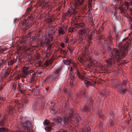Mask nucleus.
I'll use <instances>...</instances> for the list:
<instances>
[{
	"instance_id": "obj_2",
	"label": "nucleus",
	"mask_w": 132,
	"mask_h": 132,
	"mask_svg": "<svg viewBox=\"0 0 132 132\" xmlns=\"http://www.w3.org/2000/svg\"><path fill=\"white\" fill-rule=\"evenodd\" d=\"M70 113L64 116L63 117V121L65 124H67L70 123H72L73 121L75 119L77 123H79L81 121V119L78 114H76L74 117L72 112V111L70 109Z\"/></svg>"
},
{
	"instance_id": "obj_10",
	"label": "nucleus",
	"mask_w": 132,
	"mask_h": 132,
	"mask_svg": "<svg viewBox=\"0 0 132 132\" xmlns=\"http://www.w3.org/2000/svg\"><path fill=\"white\" fill-rule=\"evenodd\" d=\"M87 27H85L78 30V32L79 35V37L81 39H82L84 36L85 35L87 32Z\"/></svg>"
},
{
	"instance_id": "obj_48",
	"label": "nucleus",
	"mask_w": 132,
	"mask_h": 132,
	"mask_svg": "<svg viewBox=\"0 0 132 132\" xmlns=\"http://www.w3.org/2000/svg\"><path fill=\"white\" fill-rule=\"evenodd\" d=\"M110 115L113 118V117L114 116V112L112 111H111L110 113Z\"/></svg>"
},
{
	"instance_id": "obj_19",
	"label": "nucleus",
	"mask_w": 132,
	"mask_h": 132,
	"mask_svg": "<svg viewBox=\"0 0 132 132\" xmlns=\"http://www.w3.org/2000/svg\"><path fill=\"white\" fill-rule=\"evenodd\" d=\"M53 121L55 122L60 124L61 122L62 121V119L60 117H58L55 118L53 119Z\"/></svg>"
},
{
	"instance_id": "obj_47",
	"label": "nucleus",
	"mask_w": 132,
	"mask_h": 132,
	"mask_svg": "<svg viewBox=\"0 0 132 132\" xmlns=\"http://www.w3.org/2000/svg\"><path fill=\"white\" fill-rule=\"evenodd\" d=\"M52 21V20L51 18H48L47 19V22L49 24L51 23Z\"/></svg>"
},
{
	"instance_id": "obj_37",
	"label": "nucleus",
	"mask_w": 132,
	"mask_h": 132,
	"mask_svg": "<svg viewBox=\"0 0 132 132\" xmlns=\"http://www.w3.org/2000/svg\"><path fill=\"white\" fill-rule=\"evenodd\" d=\"M42 32V30H40L39 31H38L36 35V36L35 38H37L38 37H39L40 36V35L41 32Z\"/></svg>"
},
{
	"instance_id": "obj_41",
	"label": "nucleus",
	"mask_w": 132,
	"mask_h": 132,
	"mask_svg": "<svg viewBox=\"0 0 132 132\" xmlns=\"http://www.w3.org/2000/svg\"><path fill=\"white\" fill-rule=\"evenodd\" d=\"M31 10V9L30 8H28L26 9L25 14L26 15H28L30 12Z\"/></svg>"
},
{
	"instance_id": "obj_7",
	"label": "nucleus",
	"mask_w": 132,
	"mask_h": 132,
	"mask_svg": "<svg viewBox=\"0 0 132 132\" xmlns=\"http://www.w3.org/2000/svg\"><path fill=\"white\" fill-rule=\"evenodd\" d=\"M29 67L24 66L22 68V77L25 78L28 77V75L34 72L33 70H28Z\"/></svg>"
},
{
	"instance_id": "obj_26",
	"label": "nucleus",
	"mask_w": 132,
	"mask_h": 132,
	"mask_svg": "<svg viewBox=\"0 0 132 132\" xmlns=\"http://www.w3.org/2000/svg\"><path fill=\"white\" fill-rule=\"evenodd\" d=\"M117 8L114 7L113 8V10L112 12V14L115 16V17H116L119 15V14L118 15L117 14Z\"/></svg>"
},
{
	"instance_id": "obj_57",
	"label": "nucleus",
	"mask_w": 132,
	"mask_h": 132,
	"mask_svg": "<svg viewBox=\"0 0 132 132\" xmlns=\"http://www.w3.org/2000/svg\"><path fill=\"white\" fill-rule=\"evenodd\" d=\"M9 74V73H8L7 71L6 72L4 76H5L7 77V76Z\"/></svg>"
},
{
	"instance_id": "obj_6",
	"label": "nucleus",
	"mask_w": 132,
	"mask_h": 132,
	"mask_svg": "<svg viewBox=\"0 0 132 132\" xmlns=\"http://www.w3.org/2000/svg\"><path fill=\"white\" fill-rule=\"evenodd\" d=\"M126 84V81L124 80L122 83L120 85V87L119 88V91L120 93L123 94L126 92L128 93L130 92V89L127 86H125Z\"/></svg>"
},
{
	"instance_id": "obj_29",
	"label": "nucleus",
	"mask_w": 132,
	"mask_h": 132,
	"mask_svg": "<svg viewBox=\"0 0 132 132\" xmlns=\"http://www.w3.org/2000/svg\"><path fill=\"white\" fill-rule=\"evenodd\" d=\"M68 14H75L76 12V11L74 9H71L70 10L68 11Z\"/></svg>"
},
{
	"instance_id": "obj_14",
	"label": "nucleus",
	"mask_w": 132,
	"mask_h": 132,
	"mask_svg": "<svg viewBox=\"0 0 132 132\" xmlns=\"http://www.w3.org/2000/svg\"><path fill=\"white\" fill-rule=\"evenodd\" d=\"M86 93L85 90L82 91H80L78 94L76 95L75 96L77 99H78L82 97H86Z\"/></svg>"
},
{
	"instance_id": "obj_11",
	"label": "nucleus",
	"mask_w": 132,
	"mask_h": 132,
	"mask_svg": "<svg viewBox=\"0 0 132 132\" xmlns=\"http://www.w3.org/2000/svg\"><path fill=\"white\" fill-rule=\"evenodd\" d=\"M70 69L69 70L70 72H73L75 70L77 72V76L80 79H82L83 78V75L78 71V69L76 68V66H74L73 67L71 66L69 68Z\"/></svg>"
},
{
	"instance_id": "obj_23",
	"label": "nucleus",
	"mask_w": 132,
	"mask_h": 132,
	"mask_svg": "<svg viewBox=\"0 0 132 132\" xmlns=\"http://www.w3.org/2000/svg\"><path fill=\"white\" fill-rule=\"evenodd\" d=\"M74 77L73 76H70V86H72L74 84Z\"/></svg>"
},
{
	"instance_id": "obj_42",
	"label": "nucleus",
	"mask_w": 132,
	"mask_h": 132,
	"mask_svg": "<svg viewBox=\"0 0 132 132\" xmlns=\"http://www.w3.org/2000/svg\"><path fill=\"white\" fill-rule=\"evenodd\" d=\"M12 89L13 90H15L16 89V84L15 83H14L12 85Z\"/></svg>"
},
{
	"instance_id": "obj_25",
	"label": "nucleus",
	"mask_w": 132,
	"mask_h": 132,
	"mask_svg": "<svg viewBox=\"0 0 132 132\" xmlns=\"http://www.w3.org/2000/svg\"><path fill=\"white\" fill-rule=\"evenodd\" d=\"M32 25L31 23L30 22H28L26 25L25 27L23 28V30L24 31H26L27 29L31 27Z\"/></svg>"
},
{
	"instance_id": "obj_9",
	"label": "nucleus",
	"mask_w": 132,
	"mask_h": 132,
	"mask_svg": "<svg viewBox=\"0 0 132 132\" xmlns=\"http://www.w3.org/2000/svg\"><path fill=\"white\" fill-rule=\"evenodd\" d=\"M68 28V26L65 25H62L59 28V30L58 32L59 35L60 34L63 35L67 31Z\"/></svg>"
},
{
	"instance_id": "obj_61",
	"label": "nucleus",
	"mask_w": 132,
	"mask_h": 132,
	"mask_svg": "<svg viewBox=\"0 0 132 132\" xmlns=\"http://www.w3.org/2000/svg\"><path fill=\"white\" fill-rule=\"evenodd\" d=\"M17 89L19 91L21 89V88L20 87L19 84L18 86Z\"/></svg>"
},
{
	"instance_id": "obj_1",
	"label": "nucleus",
	"mask_w": 132,
	"mask_h": 132,
	"mask_svg": "<svg viewBox=\"0 0 132 132\" xmlns=\"http://www.w3.org/2000/svg\"><path fill=\"white\" fill-rule=\"evenodd\" d=\"M121 52L116 48H114L111 53L112 57L106 60L108 66L112 67L116 62H120L121 60Z\"/></svg>"
},
{
	"instance_id": "obj_21",
	"label": "nucleus",
	"mask_w": 132,
	"mask_h": 132,
	"mask_svg": "<svg viewBox=\"0 0 132 132\" xmlns=\"http://www.w3.org/2000/svg\"><path fill=\"white\" fill-rule=\"evenodd\" d=\"M97 114L99 118L102 119V120L104 119V116L100 110H99L97 111Z\"/></svg>"
},
{
	"instance_id": "obj_38",
	"label": "nucleus",
	"mask_w": 132,
	"mask_h": 132,
	"mask_svg": "<svg viewBox=\"0 0 132 132\" xmlns=\"http://www.w3.org/2000/svg\"><path fill=\"white\" fill-rule=\"evenodd\" d=\"M45 130L47 131H50L51 130V127L47 126L45 128Z\"/></svg>"
},
{
	"instance_id": "obj_62",
	"label": "nucleus",
	"mask_w": 132,
	"mask_h": 132,
	"mask_svg": "<svg viewBox=\"0 0 132 132\" xmlns=\"http://www.w3.org/2000/svg\"><path fill=\"white\" fill-rule=\"evenodd\" d=\"M94 34H93V33H92V32L90 33V34L89 35V36L90 37H93L94 36Z\"/></svg>"
},
{
	"instance_id": "obj_34",
	"label": "nucleus",
	"mask_w": 132,
	"mask_h": 132,
	"mask_svg": "<svg viewBox=\"0 0 132 132\" xmlns=\"http://www.w3.org/2000/svg\"><path fill=\"white\" fill-rule=\"evenodd\" d=\"M75 30V31L76 30L73 27H70L69 28L68 31L69 32H71V33H72L73 31H74Z\"/></svg>"
},
{
	"instance_id": "obj_51",
	"label": "nucleus",
	"mask_w": 132,
	"mask_h": 132,
	"mask_svg": "<svg viewBox=\"0 0 132 132\" xmlns=\"http://www.w3.org/2000/svg\"><path fill=\"white\" fill-rule=\"evenodd\" d=\"M79 60L80 61V62L81 63H83L84 62V60L83 59L82 57H80L79 59Z\"/></svg>"
},
{
	"instance_id": "obj_58",
	"label": "nucleus",
	"mask_w": 132,
	"mask_h": 132,
	"mask_svg": "<svg viewBox=\"0 0 132 132\" xmlns=\"http://www.w3.org/2000/svg\"><path fill=\"white\" fill-rule=\"evenodd\" d=\"M88 7L90 8V9L92 7V5H91V3H88Z\"/></svg>"
},
{
	"instance_id": "obj_3",
	"label": "nucleus",
	"mask_w": 132,
	"mask_h": 132,
	"mask_svg": "<svg viewBox=\"0 0 132 132\" xmlns=\"http://www.w3.org/2000/svg\"><path fill=\"white\" fill-rule=\"evenodd\" d=\"M31 126V123L29 121H21L20 124V130L13 132H32V130L30 128Z\"/></svg>"
},
{
	"instance_id": "obj_5",
	"label": "nucleus",
	"mask_w": 132,
	"mask_h": 132,
	"mask_svg": "<svg viewBox=\"0 0 132 132\" xmlns=\"http://www.w3.org/2000/svg\"><path fill=\"white\" fill-rule=\"evenodd\" d=\"M53 37L52 36H50L49 34L47 33L46 34L45 36L44 43L46 44L47 47V50L50 51V53H51L52 52L51 49L52 44L50 43L53 40Z\"/></svg>"
},
{
	"instance_id": "obj_32",
	"label": "nucleus",
	"mask_w": 132,
	"mask_h": 132,
	"mask_svg": "<svg viewBox=\"0 0 132 132\" xmlns=\"http://www.w3.org/2000/svg\"><path fill=\"white\" fill-rule=\"evenodd\" d=\"M51 33L52 34V35H50L48 33H46L45 34V35H46V34L48 33L49 34L50 36H52V34H54L55 32V28L54 27H52V29L51 30Z\"/></svg>"
},
{
	"instance_id": "obj_44",
	"label": "nucleus",
	"mask_w": 132,
	"mask_h": 132,
	"mask_svg": "<svg viewBox=\"0 0 132 132\" xmlns=\"http://www.w3.org/2000/svg\"><path fill=\"white\" fill-rule=\"evenodd\" d=\"M68 48L71 53H72L73 52L74 49V48L73 47H69Z\"/></svg>"
},
{
	"instance_id": "obj_27",
	"label": "nucleus",
	"mask_w": 132,
	"mask_h": 132,
	"mask_svg": "<svg viewBox=\"0 0 132 132\" xmlns=\"http://www.w3.org/2000/svg\"><path fill=\"white\" fill-rule=\"evenodd\" d=\"M103 124L102 122H100L98 126V127L100 129V132H104V129L103 128Z\"/></svg>"
},
{
	"instance_id": "obj_15",
	"label": "nucleus",
	"mask_w": 132,
	"mask_h": 132,
	"mask_svg": "<svg viewBox=\"0 0 132 132\" xmlns=\"http://www.w3.org/2000/svg\"><path fill=\"white\" fill-rule=\"evenodd\" d=\"M104 44L102 45L103 49L105 48L107 44H111L112 40L110 38H108L104 40Z\"/></svg>"
},
{
	"instance_id": "obj_16",
	"label": "nucleus",
	"mask_w": 132,
	"mask_h": 132,
	"mask_svg": "<svg viewBox=\"0 0 132 132\" xmlns=\"http://www.w3.org/2000/svg\"><path fill=\"white\" fill-rule=\"evenodd\" d=\"M34 16L32 14H31L29 16L27 19H25L22 23V26H23L24 25L25 23L28 20H30L31 22H33L34 20Z\"/></svg>"
},
{
	"instance_id": "obj_20",
	"label": "nucleus",
	"mask_w": 132,
	"mask_h": 132,
	"mask_svg": "<svg viewBox=\"0 0 132 132\" xmlns=\"http://www.w3.org/2000/svg\"><path fill=\"white\" fill-rule=\"evenodd\" d=\"M90 131L89 125L88 124L85 125L84 128L82 130L81 132H90Z\"/></svg>"
},
{
	"instance_id": "obj_13",
	"label": "nucleus",
	"mask_w": 132,
	"mask_h": 132,
	"mask_svg": "<svg viewBox=\"0 0 132 132\" xmlns=\"http://www.w3.org/2000/svg\"><path fill=\"white\" fill-rule=\"evenodd\" d=\"M84 0H76L74 4L75 8L78 9L81 5L84 3Z\"/></svg>"
},
{
	"instance_id": "obj_40",
	"label": "nucleus",
	"mask_w": 132,
	"mask_h": 132,
	"mask_svg": "<svg viewBox=\"0 0 132 132\" xmlns=\"http://www.w3.org/2000/svg\"><path fill=\"white\" fill-rule=\"evenodd\" d=\"M120 11L121 13H124L125 14H127V13L126 10L123 9V8L120 9Z\"/></svg>"
},
{
	"instance_id": "obj_31",
	"label": "nucleus",
	"mask_w": 132,
	"mask_h": 132,
	"mask_svg": "<svg viewBox=\"0 0 132 132\" xmlns=\"http://www.w3.org/2000/svg\"><path fill=\"white\" fill-rule=\"evenodd\" d=\"M64 63L66 65H69L71 63V61L68 59L63 60Z\"/></svg>"
},
{
	"instance_id": "obj_50",
	"label": "nucleus",
	"mask_w": 132,
	"mask_h": 132,
	"mask_svg": "<svg viewBox=\"0 0 132 132\" xmlns=\"http://www.w3.org/2000/svg\"><path fill=\"white\" fill-rule=\"evenodd\" d=\"M93 37H90V36L88 35V41H91L92 39V38H93Z\"/></svg>"
},
{
	"instance_id": "obj_45",
	"label": "nucleus",
	"mask_w": 132,
	"mask_h": 132,
	"mask_svg": "<svg viewBox=\"0 0 132 132\" xmlns=\"http://www.w3.org/2000/svg\"><path fill=\"white\" fill-rule=\"evenodd\" d=\"M1 61L2 62L1 63H2V65L3 64H5L7 63L6 60H4L2 59L1 60Z\"/></svg>"
},
{
	"instance_id": "obj_63",
	"label": "nucleus",
	"mask_w": 132,
	"mask_h": 132,
	"mask_svg": "<svg viewBox=\"0 0 132 132\" xmlns=\"http://www.w3.org/2000/svg\"><path fill=\"white\" fill-rule=\"evenodd\" d=\"M36 75V73H34L32 75L31 77H32V78H34L35 76Z\"/></svg>"
},
{
	"instance_id": "obj_60",
	"label": "nucleus",
	"mask_w": 132,
	"mask_h": 132,
	"mask_svg": "<svg viewBox=\"0 0 132 132\" xmlns=\"http://www.w3.org/2000/svg\"><path fill=\"white\" fill-rule=\"evenodd\" d=\"M93 104V101L92 100H90L89 104V105L91 106Z\"/></svg>"
},
{
	"instance_id": "obj_28",
	"label": "nucleus",
	"mask_w": 132,
	"mask_h": 132,
	"mask_svg": "<svg viewBox=\"0 0 132 132\" xmlns=\"http://www.w3.org/2000/svg\"><path fill=\"white\" fill-rule=\"evenodd\" d=\"M59 51L62 54L64 55H66L67 54V53L68 52V50L65 51L62 50V48H60L59 49Z\"/></svg>"
},
{
	"instance_id": "obj_56",
	"label": "nucleus",
	"mask_w": 132,
	"mask_h": 132,
	"mask_svg": "<svg viewBox=\"0 0 132 132\" xmlns=\"http://www.w3.org/2000/svg\"><path fill=\"white\" fill-rule=\"evenodd\" d=\"M5 51V49H1L0 48V53H2L4 52V51Z\"/></svg>"
},
{
	"instance_id": "obj_24",
	"label": "nucleus",
	"mask_w": 132,
	"mask_h": 132,
	"mask_svg": "<svg viewBox=\"0 0 132 132\" xmlns=\"http://www.w3.org/2000/svg\"><path fill=\"white\" fill-rule=\"evenodd\" d=\"M17 61V59H14L12 60H9L7 62L8 65H12Z\"/></svg>"
},
{
	"instance_id": "obj_46",
	"label": "nucleus",
	"mask_w": 132,
	"mask_h": 132,
	"mask_svg": "<svg viewBox=\"0 0 132 132\" xmlns=\"http://www.w3.org/2000/svg\"><path fill=\"white\" fill-rule=\"evenodd\" d=\"M65 42L67 43L68 42L69 40V37L68 36H66L64 39Z\"/></svg>"
},
{
	"instance_id": "obj_59",
	"label": "nucleus",
	"mask_w": 132,
	"mask_h": 132,
	"mask_svg": "<svg viewBox=\"0 0 132 132\" xmlns=\"http://www.w3.org/2000/svg\"><path fill=\"white\" fill-rule=\"evenodd\" d=\"M111 48L110 46H109L107 48V50L108 51H110L111 50Z\"/></svg>"
},
{
	"instance_id": "obj_12",
	"label": "nucleus",
	"mask_w": 132,
	"mask_h": 132,
	"mask_svg": "<svg viewBox=\"0 0 132 132\" xmlns=\"http://www.w3.org/2000/svg\"><path fill=\"white\" fill-rule=\"evenodd\" d=\"M38 63L39 66L45 68L46 66H48L49 65L51 64L52 62L46 60L44 64H42L41 61H39L38 62Z\"/></svg>"
},
{
	"instance_id": "obj_53",
	"label": "nucleus",
	"mask_w": 132,
	"mask_h": 132,
	"mask_svg": "<svg viewBox=\"0 0 132 132\" xmlns=\"http://www.w3.org/2000/svg\"><path fill=\"white\" fill-rule=\"evenodd\" d=\"M92 42L91 41H88V46L89 47L92 44Z\"/></svg>"
},
{
	"instance_id": "obj_4",
	"label": "nucleus",
	"mask_w": 132,
	"mask_h": 132,
	"mask_svg": "<svg viewBox=\"0 0 132 132\" xmlns=\"http://www.w3.org/2000/svg\"><path fill=\"white\" fill-rule=\"evenodd\" d=\"M61 70V68L56 69L51 75L47 77L45 81H51L53 82L55 81L60 73Z\"/></svg>"
},
{
	"instance_id": "obj_22",
	"label": "nucleus",
	"mask_w": 132,
	"mask_h": 132,
	"mask_svg": "<svg viewBox=\"0 0 132 132\" xmlns=\"http://www.w3.org/2000/svg\"><path fill=\"white\" fill-rule=\"evenodd\" d=\"M91 107H90L89 105L85 106L82 110H81L82 111H84L85 113L89 111Z\"/></svg>"
},
{
	"instance_id": "obj_33",
	"label": "nucleus",
	"mask_w": 132,
	"mask_h": 132,
	"mask_svg": "<svg viewBox=\"0 0 132 132\" xmlns=\"http://www.w3.org/2000/svg\"><path fill=\"white\" fill-rule=\"evenodd\" d=\"M77 40V39L75 38H73L70 40V43L71 44H74L76 42Z\"/></svg>"
},
{
	"instance_id": "obj_49",
	"label": "nucleus",
	"mask_w": 132,
	"mask_h": 132,
	"mask_svg": "<svg viewBox=\"0 0 132 132\" xmlns=\"http://www.w3.org/2000/svg\"><path fill=\"white\" fill-rule=\"evenodd\" d=\"M124 4L125 6L127 7V8L129 7V4L128 2H125Z\"/></svg>"
},
{
	"instance_id": "obj_52",
	"label": "nucleus",
	"mask_w": 132,
	"mask_h": 132,
	"mask_svg": "<svg viewBox=\"0 0 132 132\" xmlns=\"http://www.w3.org/2000/svg\"><path fill=\"white\" fill-rule=\"evenodd\" d=\"M129 10L130 11V13L131 15V16L130 17L131 18V20H132V9L130 8Z\"/></svg>"
},
{
	"instance_id": "obj_35",
	"label": "nucleus",
	"mask_w": 132,
	"mask_h": 132,
	"mask_svg": "<svg viewBox=\"0 0 132 132\" xmlns=\"http://www.w3.org/2000/svg\"><path fill=\"white\" fill-rule=\"evenodd\" d=\"M44 124L45 125H47L50 124L51 126H53V125H51V123L50 124V122L48 121V120L47 119L45 120L43 122Z\"/></svg>"
},
{
	"instance_id": "obj_55",
	"label": "nucleus",
	"mask_w": 132,
	"mask_h": 132,
	"mask_svg": "<svg viewBox=\"0 0 132 132\" xmlns=\"http://www.w3.org/2000/svg\"><path fill=\"white\" fill-rule=\"evenodd\" d=\"M61 46L62 48H64L65 47V44L63 43H62L61 44Z\"/></svg>"
},
{
	"instance_id": "obj_64",
	"label": "nucleus",
	"mask_w": 132,
	"mask_h": 132,
	"mask_svg": "<svg viewBox=\"0 0 132 132\" xmlns=\"http://www.w3.org/2000/svg\"><path fill=\"white\" fill-rule=\"evenodd\" d=\"M92 66V65L91 64H88L87 65V67H88L90 68V67Z\"/></svg>"
},
{
	"instance_id": "obj_17",
	"label": "nucleus",
	"mask_w": 132,
	"mask_h": 132,
	"mask_svg": "<svg viewBox=\"0 0 132 132\" xmlns=\"http://www.w3.org/2000/svg\"><path fill=\"white\" fill-rule=\"evenodd\" d=\"M83 76V79H80L81 80H84L85 84L86 85V86L87 87H88L90 86H94V85L93 84L91 83L88 80H85L84 76Z\"/></svg>"
},
{
	"instance_id": "obj_8",
	"label": "nucleus",
	"mask_w": 132,
	"mask_h": 132,
	"mask_svg": "<svg viewBox=\"0 0 132 132\" xmlns=\"http://www.w3.org/2000/svg\"><path fill=\"white\" fill-rule=\"evenodd\" d=\"M5 118H3L0 121V132H7L8 129L5 128L6 125L5 123Z\"/></svg>"
},
{
	"instance_id": "obj_36",
	"label": "nucleus",
	"mask_w": 132,
	"mask_h": 132,
	"mask_svg": "<svg viewBox=\"0 0 132 132\" xmlns=\"http://www.w3.org/2000/svg\"><path fill=\"white\" fill-rule=\"evenodd\" d=\"M131 44V42L129 41V42H127V43L125 45V47L126 48H127L129 45H130Z\"/></svg>"
},
{
	"instance_id": "obj_54",
	"label": "nucleus",
	"mask_w": 132,
	"mask_h": 132,
	"mask_svg": "<svg viewBox=\"0 0 132 132\" xmlns=\"http://www.w3.org/2000/svg\"><path fill=\"white\" fill-rule=\"evenodd\" d=\"M37 39L38 40V41H40V42H42V37H39L37 38H36V39Z\"/></svg>"
},
{
	"instance_id": "obj_30",
	"label": "nucleus",
	"mask_w": 132,
	"mask_h": 132,
	"mask_svg": "<svg viewBox=\"0 0 132 132\" xmlns=\"http://www.w3.org/2000/svg\"><path fill=\"white\" fill-rule=\"evenodd\" d=\"M13 109L11 108H10L8 109L7 110V112L8 113L9 115H11L12 114L13 112Z\"/></svg>"
},
{
	"instance_id": "obj_43",
	"label": "nucleus",
	"mask_w": 132,
	"mask_h": 132,
	"mask_svg": "<svg viewBox=\"0 0 132 132\" xmlns=\"http://www.w3.org/2000/svg\"><path fill=\"white\" fill-rule=\"evenodd\" d=\"M109 123L111 126H113L114 124L113 120L111 119L109 120Z\"/></svg>"
},
{
	"instance_id": "obj_39",
	"label": "nucleus",
	"mask_w": 132,
	"mask_h": 132,
	"mask_svg": "<svg viewBox=\"0 0 132 132\" xmlns=\"http://www.w3.org/2000/svg\"><path fill=\"white\" fill-rule=\"evenodd\" d=\"M36 38L35 37H33L32 38H31L29 42H31V43H32L34 42L35 40H36Z\"/></svg>"
},
{
	"instance_id": "obj_18",
	"label": "nucleus",
	"mask_w": 132,
	"mask_h": 132,
	"mask_svg": "<svg viewBox=\"0 0 132 132\" xmlns=\"http://www.w3.org/2000/svg\"><path fill=\"white\" fill-rule=\"evenodd\" d=\"M75 26L78 28H84L86 27V24L84 22H81L76 24Z\"/></svg>"
}]
</instances>
